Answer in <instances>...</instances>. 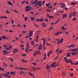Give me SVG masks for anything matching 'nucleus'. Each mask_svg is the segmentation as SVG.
Listing matches in <instances>:
<instances>
[{
  "label": "nucleus",
  "instance_id": "nucleus-1",
  "mask_svg": "<svg viewBox=\"0 0 78 78\" xmlns=\"http://www.w3.org/2000/svg\"><path fill=\"white\" fill-rule=\"evenodd\" d=\"M30 8V6H26V9H25V11L26 12L30 11V10H31V9Z\"/></svg>",
  "mask_w": 78,
  "mask_h": 78
},
{
  "label": "nucleus",
  "instance_id": "nucleus-2",
  "mask_svg": "<svg viewBox=\"0 0 78 78\" xmlns=\"http://www.w3.org/2000/svg\"><path fill=\"white\" fill-rule=\"evenodd\" d=\"M71 54L73 55H76L78 54V52L77 51H74V52H71Z\"/></svg>",
  "mask_w": 78,
  "mask_h": 78
},
{
  "label": "nucleus",
  "instance_id": "nucleus-3",
  "mask_svg": "<svg viewBox=\"0 0 78 78\" xmlns=\"http://www.w3.org/2000/svg\"><path fill=\"white\" fill-rule=\"evenodd\" d=\"M78 49V48H77L76 49H74L72 50H70V51H78V50H77Z\"/></svg>",
  "mask_w": 78,
  "mask_h": 78
},
{
  "label": "nucleus",
  "instance_id": "nucleus-4",
  "mask_svg": "<svg viewBox=\"0 0 78 78\" xmlns=\"http://www.w3.org/2000/svg\"><path fill=\"white\" fill-rule=\"evenodd\" d=\"M65 62L66 63H68L69 62H70L71 64H72V62L71 60H68V61H65Z\"/></svg>",
  "mask_w": 78,
  "mask_h": 78
},
{
  "label": "nucleus",
  "instance_id": "nucleus-5",
  "mask_svg": "<svg viewBox=\"0 0 78 78\" xmlns=\"http://www.w3.org/2000/svg\"><path fill=\"white\" fill-rule=\"evenodd\" d=\"M7 51H6L5 50L3 51V54L4 55H6V54H9V52H7Z\"/></svg>",
  "mask_w": 78,
  "mask_h": 78
},
{
  "label": "nucleus",
  "instance_id": "nucleus-6",
  "mask_svg": "<svg viewBox=\"0 0 78 78\" xmlns=\"http://www.w3.org/2000/svg\"><path fill=\"white\" fill-rule=\"evenodd\" d=\"M42 2L41 1H39L38 2H37V4H38V6H42L43 4H41Z\"/></svg>",
  "mask_w": 78,
  "mask_h": 78
},
{
  "label": "nucleus",
  "instance_id": "nucleus-7",
  "mask_svg": "<svg viewBox=\"0 0 78 78\" xmlns=\"http://www.w3.org/2000/svg\"><path fill=\"white\" fill-rule=\"evenodd\" d=\"M16 72L15 71L14 72H10V75H14L15 74Z\"/></svg>",
  "mask_w": 78,
  "mask_h": 78
},
{
  "label": "nucleus",
  "instance_id": "nucleus-8",
  "mask_svg": "<svg viewBox=\"0 0 78 78\" xmlns=\"http://www.w3.org/2000/svg\"><path fill=\"white\" fill-rule=\"evenodd\" d=\"M72 15H73V16H76V12H73Z\"/></svg>",
  "mask_w": 78,
  "mask_h": 78
},
{
  "label": "nucleus",
  "instance_id": "nucleus-9",
  "mask_svg": "<svg viewBox=\"0 0 78 78\" xmlns=\"http://www.w3.org/2000/svg\"><path fill=\"white\" fill-rule=\"evenodd\" d=\"M56 62H53L52 64H51V65H50V66H55V65L56 64Z\"/></svg>",
  "mask_w": 78,
  "mask_h": 78
},
{
  "label": "nucleus",
  "instance_id": "nucleus-10",
  "mask_svg": "<svg viewBox=\"0 0 78 78\" xmlns=\"http://www.w3.org/2000/svg\"><path fill=\"white\" fill-rule=\"evenodd\" d=\"M57 66H58V65H57V64H56V65H55V66H51V67H50L49 68H52V67H53V68H55V67H57Z\"/></svg>",
  "mask_w": 78,
  "mask_h": 78
},
{
  "label": "nucleus",
  "instance_id": "nucleus-11",
  "mask_svg": "<svg viewBox=\"0 0 78 78\" xmlns=\"http://www.w3.org/2000/svg\"><path fill=\"white\" fill-rule=\"evenodd\" d=\"M63 38H61V40H60V41L58 42V44H60V43H62L63 41Z\"/></svg>",
  "mask_w": 78,
  "mask_h": 78
},
{
  "label": "nucleus",
  "instance_id": "nucleus-12",
  "mask_svg": "<svg viewBox=\"0 0 78 78\" xmlns=\"http://www.w3.org/2000/svg\"><path fill=\"white\" fill-rule=\"evenodd\" d=\"M19 69L20 70H25L26 69L23 68V67H19Z\"/></svg>",
  "mask_w": 78,
  "mask_h": 78
},
{
  "label": "nucleus",
  "instance_id": "nucleus-13",
  "mask_svg": "<svg viewBox=\"0 0 78 78\" xmlns=\"http://www.w3.org/2000/svg\"><path fill=\"white\" fill-rule=\"evenodd\" d=\"M9 75V72H7L6 74H4V76H8V75Z\"/></svg>",
  "mask_w": 78,
  "mask_h": 78
},
{
  "label": "nucleus",
  "instance_id": "nucleus-14",
  "mask_svg": "<svg viewBox=\"0 0 78 78\" xmlns=\"http://www.w3.org/2000/svg\"><path fill=\"white\" fill-rule=\"evenodd\" d=\"M35 52L36 53H37V55L40 54V53H41L40 52L38 51H35Z\"/></svg>",
  "mask_w": 78,
  "mask_h": 78
},
{
  "label": "nucleus",
  "instance_id": "nucleus-15",
  "mask_svg": "<svg viewBox=\"0 0 78 78\" xmlns=\"http://www.w3.org/2000/svg\"><path fill=\"white\" fill-rule=\"evenodd\" d=\"M67 15L66 14H64L63 15L62 18H66L67 17Z\"/></svg>",
  "mask_w": 78,
  "mask_h": 78
},
{
  "label": "nucleus",
  "instance_id": "nucleus-16",
  "mask_svg": "<svg viewBox=\"0 0 78 78\" xmlns=\"http://www.w3.org/2000/svg\"><path fill=\"white\" fill-rule=\"evenodd\" d=\"M29 74L31 76V77H34V76H33V74H32V73H29Z\"/></svg>",
  "mask_w": 78,
  "mask_h": 78
},
{
  "label": "nucleus",
  "instance_id": "nucleus-17",
  "mask_svg": "<svg viewBox=\"0 0 78 78\" xmlns=\"http://www.w3.org/2000/svg\"><path fill=\"white\" fill-rule=\"evenodd\" d=\"M7 3L9 4V5H13V4H12V3H11V2L10 1H9Z\"/></svg>",
  "mask_w": 78,
  "mask_h": 78
},
{
  "label": "nucleus",
  "instance_id": "nucleus-18",
  "mask_svg": "<svg viewBox=\"0 0 78 78\" xmlns=\"http://www.w3.org/2000/svg\"><path fill=\"white\" fill-rule=\"evenodd\" d=\"M76 17H74L72 19V20L73 21H76Z\"/></svg>",
  "mask_w": 78,
  "mask_h": 78
},
{
  "label": "nucleus",
  "instance_id": "nucleus-19",
  "mask_svg": "<svg viewBox=\"0 0 78 78\" xmlns=\"http://www.w3.org/2000/svg\"><path fill=\"white\" fill-rule=\"evenodd\" d=\"M30 50H29L28 49L26 48L25 49V50H26V52L28 53Z\"/></svg>",
  "mask_w": 78,
  "mask_h": 78
},
{
  "label": "nucleus",
  "instance_id": "nucleus-20",
  "mask_svg": "<svg viewBox=\"0 0 78 78\" xmlns=\"http://www.w3.org/2000/svg\"><path fill=\"white\" fill-rule=\"evenodd\" d=\"M24 73V71H21V72H20V73H19V74L21 75L23 74V73Z\"/></svg>",
  "mask_w": 78,
  "mask_h": 78
},
{
  "label": "nucleus",
  "instance_id": "nucleus-21",
  "mask_svg": "<svg viewBox=\"0 0 78 78\" xmlns=\"http://www.w3.org/2000/svg\"><path fill=\"white\" fill-rule=\"evenodd\" d=\"M42 25H43V27H45L46 26V25H47L46 24H44V23Z\"/></svg>",
  "mask_w": 78,
  "mask_h": 78
},
{
  "label": "nucleus",
  "instance_id": "nucleus-22",
  "mask_svg": "<svg viewBox=\"0 0 78 78\" xmlns=\"http://www.w3.org/2000/svg\"><path fill=\"white\" fill-rule=\"evenodd\" d=\"M30 19H31V20H33V21L34 20V19L33 18V17H30Z\"/></svg>",
  "mask_w": 78,
  "mask_h": 78
},
{
  "label": "nucleus",
  "instance_id": "nucleus-23",
  "mask_svg": "<svg viewBox=\"0 0 78 78\" xmlns=\"http://www.w3.org/2000/svg\"><path fill=\"white\" fill-rule=\"evenodd\" d=\"M3 64H4V66H5L6 67H7V64L5 63H3Z\"/></svg>",
  "mask_w": 78,
  "mask_h": 78
},
{
  "label": "nucleus",
  "instance_id": "nucleus-24",
  "mask_svg": "<svg viewBox=\"0 0 78 78\" xmlns=\"http://www.w3.org/2000/svg\"><path fill=\"white\" fill-rule=\"evenodd\" d=\"M49 65H46V69H48V68H49Z\"/></svg>",
  "mask_w": 78,
  "mask_h": 78
},
{
  "label": "nucleus",
  "instance_id": "nucleus-25",
  "mask_svg": "<svg viewBox=\"0 0 78 78\" xmlns=\"http://www.w3.org/2000/svg\"><path fill=\"white\" fill-rule=\"evenodd\" d=\"M72 16H73V15L71 13H70V15H69V18H70L72 17Z\"/></svg>",
  "mask_w": 78,
  "mask_h": 78
},
{
  "label": "nucleus",
  "instance_id": "nucleus-26",
  "mask_svg": "<svg viewBox=\"0 0 78 78\" xmlns=\"http://www.w3.org/2000/svg\"><path fill=\"white\" fill-rule=\"evenodd\" d=\"M7 76L8 78H11V76L10 75H6V76Z\"/></svg>",
  "mask_w": 78,
  "mask_h": 78
},
{
  "label": "nucleus",
  "instance_id": "nucleus-27",
  "mask_svg": "<svg viewBox=\"0 0 78 78\" xmlns=\"http://www.w3.org/2000/svg\"><path fill=\"white\" fill-rule=\"evenodd\" d=\"M53 27H51L49 29V30L51 31V30L53 29Z\"/></svg>",
  "mask_w": 78,
  "mask_h": 78
},
{
  "label": "nucleus",
  "instance_id": "nucleus-28",
  "mask_svg": "<svg viewBox=\"0 0 78 78\" xmlns=\"http://www.w3.org/2000/svg\"><path fill=\"white\" fill-rule=\"evenodd\" d=\"M22 56H23V57L26 56V55L25 54H22Z\"/></svg>",
  "mask_w": 78,
  "mask_h": 78
},
{
  "label": "nucleus",
  "instance_id": "nucleus-29",
  "mask_svg": "<svg viewBox=\"0 0 78 78\" xmlns=\"http://www.w3.org/2000/svg\"><path fill=\"white\" fill-rule=\"evenodd\" d=\"M5 48V49L6 50H9V49H11V48Z\"/></svg>",
  "mask_w": 78,
  "mask_h": 78
},
{
  "label": "nucleus",
  "instance_id": "nucleus-30",
  "mask_svg": "<svg viewBox=\"0 0 78 78\" xmlns=\"http://www.w3.org/2000/svg\"><path fill=\"white\" fill-rule=\"evenodd\" d=\"M59 33L57 32V33H56V34H55V36H57L58 35H59Z\"/></svg>",
  "mask_w": 78,
  "mask_h": 78
},
{
  "label": "nucleus",
  "instance_id": "nucleus-31",
  "mask_svg": "<svg viewBox=\"0 0 78 78\" xmlns=\"http://www.w3.org/2000/svg\"><path fill=\"white\" fill-rule=\"evenodd\" d=\"M21 61H22L23 62H27V61H25V59H22V60H21Z\"/></svg>",
  "mask_w": 78,
  "mask_h": 78
},
{
  "label": "nucleus",
  "instance_id": "nucleus-32",
  "mask_svg": "<svg viewBox=\"0 0 78 78\" xmlns=\"http://www.w3.org/2000/svg\"><path fill=\"white\" fill-rule=\"evenodd\" d=\"M70 76L71 77H72V76H73V74L72 73H71L70 74Z\"/></svg>",
  "mask_w": 78,
  "mask_h": 78
},
{
  "label": "nucleus",
  "instance_id": "nucleus-33",
  "mask_svg": "<svg viewBox=\"0 0 78 78\" xmlns=\"http://www.w3.org/2000/svg\"><path fill=\"white\" fill-rule=\"evenodd\" d=\"M43 19H41L40 20H39V21L42 22V21H43Z\"/></svg>",
  "mask_w": 78,
  "mask_h": 78
},
{
  "label": "nucleus",
  "instance_id": "nucleus-34",
  "mask_svg": "<svg viewBox=\"0 0 78 78\" xmlns=\"http://www.w3.org/2000/svg\"><path fill=\"white\" fill-rule=\"evenodd\" d=\"M70 53H68V54H67V55H66V57H68L69 56V55H70Z\"/></svg>",
  "mask_w": 78,
  "mask_h": 78
},
{
  "label": "nucleus",
  "instance_id": "nucleus-35",
  "mask_svg": "<svg viewBox=\"0 0 78 78\" xmlns=\"http://www.w3.org/2000/svg\"><path fill=\"white\" fill-rule=\"evenodd\" d=\"M3 46H4V48H8V47H7V46L5 45V44H4Z\"/></svg>",
  "mask_w": 78,
  "mask_h": 78
},
{
  "label": "nucleus",
  "instance_id": "nucleus-36",
  "mask_svg": "<svg viewBox=\"0 0 78 78\" xmlns=\"http://www.w3.org/2000/svg\"><path fill=\"white\" fill-rule=\"evenodd\" d=\"M49 4H46V6H47V7H49Z\"/></svg>",
  "mask_w": 78,
  "mask_h": 78
},
{
  "label": "nucleus",
  "instance_id": "nucleus-37",
  "mask_svg": "<svg viewBox=\"0 0 78 78\" xmlns=\"http://www.w3.org/2000/svg\"><path fill=\"white\" fill-rule=\"evenodd\" d=\"M72 5H74L76 4V2H72Z\"/></svg>",
  "mask_w": 78,
  "mask_h": 78
},
{
  "label": "nucleus",
  "instance_id": "nucleus-38",
  "mask_svg": "<svg viewBox=\"0 0 78 78\" xmlns=\"http://www.w3.org/2000/svg\"><path fill=\"white\" fill-rule=\"evenodd\" d=\"M43 47V48L44 50H45L46 48V47L45 46H44V47Z\"/></svg>",
  "mask_w": 78,
  "mask_h": 78
},
{
  "label": "nucleus",
  "instance_id": "nucleus-39",
  "mask_svg": "<svg viewBox=\"0 0 78 78\" xmlns=\"http://www.w3.org/2000/svg\"><path fill=\"white\" fill-rule=\"evenodd\" d=\"M38 50H41L42 49V48L41 47H39L38 49Z\"/></svg>",
  "mask_w": 78,
  "mask_h": 78
},
{
  "label": "nucleus",
  "instance_id": "nucleus-40",
  "mask_svg": "<svg viewBox=\"0 0 78 78\" xmlns=\"http://www.w3.org/2000/svg\"><path fill=\"white\" fill-rule=\"evenodd\" d=\"M37 3L34 2H31V4H33V5H34L35 4Z\"/></svg>",
  "mask_w": 78,
  "mask_h": 78
},
{
  "label": "nucleus",
  "instance_id": "nucleus-41",
  "mask_svg": "<svg viewBox=\"0 0 78 78\" xmlns=\"http://www.w3.org/2000/svg\"><path fill=\"white\" fill-rule=\"evenodd\" d=\"M62 53V50H60L59 51H58V53Z\"/></svg>",
  "mask_w": 78,
  "mask_h": 78
},
{
  "label": "nucleus",
  "instance_id": "nucleus-42",
  "mask_svg": "<svg viewBox=\"0 0 78 78\" xmlns=\"http://www.w3.org/2000/svg\"><path fill=\"white\" fill-rule=\"evenodd\" d=\"M32 64L34 66L37 65V63H32Z\"/></svg>",
  "mask_w": 78,
  "mask_h": 78
},
{
  "label": "nucleus",
  "instance_id": "nucleus-43",
  "mask_svg": "<svg viewBox=\"0 0 78 78\" xmlns=\"http://www.w3.org/2000/svg\"><path fill=\"white\" fill-rule=\"evenodd\" d=\"M64 59H65V60H67V57H65L64 58Z\"/></svg>",
  "mask_w": 78,
  "mask_h": 78
},
{
  "label": "nucleus",
  "instance_id": "nucleus-44",
  "mask_svg": "<svg viewBox=\"0 0 78 78\" xmlns=\"http://www.w3.org/2000/svg\"><path fill=\"white\" fill-rule=\"evenodd\" d=\"M0 70H1L2 71H3L4 70V69L2 68H0Z\"/></svg>",
  "mask_w": 78,
  "mask_h": 78
},
{
  "label": "nucleus",
  "instance_id": "nucleus-45",
  "mask_svg": "<svg viewBox=\"0 0 78 78\" xmlns=\"http://www.w3.org/2000/svg\"><path fill=\"white\" fill-rule=\"evenodd\" d=\"M70 46H71L72 48L74 47V46L73 45V44H72L71 45H70Z\"/></svg>",
  "mask_w": 78,
  "mask_h": 78
},
{
  "label": "nucleus",
  "instance_id": "nucleus-46",
  "mask_svg": "<svg viewBox=\"0 0 78 78\" xmlns=\"http://www.w3.org/2000/svg\"><path fill=\"white\" fill-rule=\"evenodd\" d=\"M32 36V35L31 34H30L29 35V36H28V38H29L30 37H31Z\"/></svg>",
  "mask_w": 78,
  "mask_h": 78
},
{
  "label": "nucleus",
  "instance_id": "nucleus-47",
  "mask_svg": "<svg viewBox=\"0 0 78 78\" xmlns=\"http://www.w3.org/2000/svg\"><path fill=\"white\" fill-rule=\"evenodd\" d=\"M27 17H26L24 18V20H25V21H26L27 20Z\"/></svg>",
  "mask_w": 78,
  "mask_h": 78
},
{
  "label": "nucleus",
  "instance_id": "nucleus-48",
  "mask_svg": "<svg viewBox=\"0 0 78 78\" xmlns=\"http://www.w3.org/2000/svg\"><path fill=\"white\" fill-rule=\"evenodd\" d=\"M52 7V5H51V6L49 7L48 8L49 9H51Z\"/></svg>",
  "mask_w": 78,
  "mask_h": 78
},
{
  "label": "nucleus",
  "instance_id": "nucleus-49",
  "mask_svg": "<svg viewBox=\"0 0 78 78\" xmlns=\"http://www.w3.org/2000/svg\"><path fill=\"white\" fill-rule=\"evenodd\" d=\"M46 58V56H44L43 58V59L44 60H45Z\"/></svg>",
  "mask_w": 78,
  "mask_h": 78
},
{
  "label": "nucleus",
  "instance_id": "nucleus-50",
  "mask_svg": "<svg viewBox=\"0 0 78 78\" xmlns=\"http://www.w3.org/2000/svg\"><path fill=\"white\" fill-rule=\"evenodd\" d=\"M14 20H12V24H14Z\"/></svg>",
  "mask_w": 78,
  "mask_h": 78
},
{
  "label": "nucleus",
  "instance_id": "nucleus-51",
  "mask_svg": "<svg viewBox=\"0 0 78 78\" xmlns=\"http://www.w3.org/2000/svg\"><path fill=\"white\" fill-rule=\"evenodd\" d=\"M23 27H24V28H26V25L25 24H23Z\"/></svg>",
  "mask_w": 78,
  "mask_h": 78
},
{
  "label": "nucleus",
  "instance_id": "nucleus-52",
  "mask_svg": "<svg viewBox=\"0 0 78 78\" xmlns=\"http://www.w3.org/2000/svg\"><path fill=\"white\" fill-rule=\"evenodd\" d=\"M9 60H10V61L12 62L13 61V59H9Z\"/></svg>",
  "mask_w": 78,
  "mask_h": 78
},
{
  "label": "nucleus",
  "instance_id": "nucleus-53",
  "mask_svg": "<svg viewBox=\"0 0 78 78\" xmlns=\"http://www.w3.org/2000/svg\"><path fill=\"white\" fill-rule=\"evenodd\" d=\"M32 68L33 69L34 71L36 70V69H35L34 67H32Z\"/></svg>",
  "mask_w": 78,
  "mask_h": 78
},
{
  "label": "nucleus",
  "instance_id": "nucleus-54",
  "mask_svg": "<svg viewBox=\"0 0 78 78\" xmlns=\"http://www.w3.org/2000/svg\"><path fill=\"white\" fill-rule=\"evenodd\" d=\"M51 9H47V10H46V11H48V12H49L50 11H51Z\"/></svg>",
  "mask_w": 78,
  "mask_h": 78
},
{
  "label": "nucleus",
  "instance_id": "nucleus-55",
  "mask_svg": "<svg viewBox=\"0 0 78 78\" xmlns=\"http://www.w3.org/2000/svg\"><path fill=\"white\" fill-rule=\"evenodd\" d=\"M48 17H49V18H52L54 17H53L52 16H48Z\"/></svg>",
  "mask_w": 78,
  "mask_h": 78
},
{
  "label": "nucleus",
  "instance_id": "nucleus-56",
  "mask_svg": "<svg viewBox=\"0 0 78 78\" xmlns=\"http://www.w3.org/2000/svg\"><path fill=\"white\" fill-rule=\"evenodd\" d=\"M25 1H23V2H21V4H24V3H25Z\"/></svg>",
  "mask_w": 78,
  "mask_h": 78
},
{
  "label": "nucleus",
  "instance_id": "nucleus-57",
  "mask_svg": "<svg viewBox=\"0 0 78 78\" xmlns=\"http://www.w3.org/2000/svg\"><path fill=\"white\" fill-rule=\"evenodd\" d=\"M30 13H31V14H34V12H33V11H32L30 12Z\"/></svg>",
  "mask_w": 78,
  "mask_h": 78
},
{
  "label": "nucleus",
  "instance_id": "nucleus-58",
  "mask_svg": "<svg viewBox=\"0 0 78 78\" xmlns=\"http://www.w3.org/2000/svg\"><path fill=\"white\" fill-rule=\"evenodd\" d=\"M50 55V53H48V54H47V56H48V57H49V55Z\"/></svg>",
  "mask_w": 78,
  "mask_h": 78
},
{
  "label": "nucleus",
  "instance_id": "nucleus-59",
  "mask_svg": "<svg viewBox=\"0 0 78 78\" xmlns=\"http://www.w3.org/2000/svg\"><path fill=\"white\" fill-rule=\"evenodd\" d=\"M62 74L64 76H65V75H66V73H65L64 72H62Z\"/></svg>",
  "mask_w": 78,
  "mask_h": 78
},
{
  "label": "nucleus",
  "instance_id": "nucleus-60",
  "mask_svg": "<svg viewBox=\"0 0 78 78\" xmlns=\"http://www.w3.org/2000/svg\"><path fill=\"white\" fill-rule=\"evenodd\" d=\"M23 33V34H25L26 33V32H27V31H22Z\"/></svg>",
  "mask_w": 78,
  "mask_h": 78
},
{
  "label": "nucleus",
  "instance_id": "nucleus-61",
  "mask_svg": "<svg viewBox=\"0 0 78 78\" xmlns=\"http://www.w3.org/2000/svg\"><path fill=\"white\" fill-rule=\"evenodd\" d=\"M2 38L3 39H5V38H6V37H5V36H2Z\"/></svg>",
  "mask_w": 78,
  "mask_h": 78
},
{
  "label": "nucleus",
  "instance_id": "nucleus-62",
  "mask_svg": "<svg viewBox=\"0 0 78 78\" xmlns=\"http://www.w3.org/2000/svg\"><path fill=\"white\" fill-rule=\"evenodd\" d=\"M26 4H29V2H28V1H27L26 2H25Z\"/></svg>",
  "mask_w": 78,
  "mask_h": 78
},
{
  "label": "nucleus",
  "instance_id": "nucleus-63",
  "mask_svg": "<svg viewBox=\"0 0 78 78\" xmlns=\"http://www.w3.org/2000/svg\"><path fill=\"white\" fill-rule=\"evenodd\" d=\"M45 21H46V22H48V19H45Z\"/></svg>",
  "mask_w": 78,
  "mask_h": 78
},
{
  "label": "nucleus",
  "instance_id": "nucleus-64",
  "mask_svg": "<svg viewBox=\"0 0 78 78\" xmlns=\"http://www.w3.org/2000/svg\"><path fill=\"white\" fill-rule=\"evenodd\" d=\"M66 35H69V33L68 32H66Z\"/></svg>",
  "mask_w": 78,
  "mask_h": 78
}]
</instances>
